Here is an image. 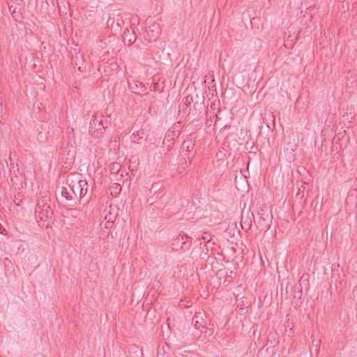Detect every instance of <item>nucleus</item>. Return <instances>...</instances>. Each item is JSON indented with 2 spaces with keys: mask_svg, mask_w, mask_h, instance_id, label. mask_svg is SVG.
<instances>
[{
  "mask_svg": "<svg viewBox=\"0 0 357 357\" xmlns=\"http://www.w3.org/2000/svg\"><path fill=\"white\" fill-rule=\"evenodd\" d=\"M192 101H193L192 96L190 95H188L183 99L181 103H185L186 105H190L192 102Z\"/></svg>",
  "mask_w": 357,
  "mask_h": 357,
  "instance_id": "nucleus-17",
  "label": "nucleus"
},
{
  "mask_svg": "<svg viewBox=\"0 0 357 357\" xmlns=\"http://www.w3.org/2000/svg\"><path fill=\"white\" fill-rule=\"evenodd\" d=\"M18 165L15 163H11L10 172L11 174H13L15 175H17V173H19V168Z\"/></svg>",
  "mask_w": 357,
  "mask_h": 357,
  "instance_id": "nucleus-15",
  "label": "nucleus"
},
{
  "mask_svg": "<svg viewBox=\"0 0 357 357\" xmlns=\"http://www.w3.org/2000/svg\"><path fill=\"white\" fill-rule=\"evenodd\" d=\"M61 195L68 201H71L73 199V197L71 195V193L68 191L66 187H63L61 190Z\"/></svg>",
  "mask_w": 357,
  "mask_h": 357,
  "instance_id": "nucleus-12",
  "label": "nucleus"
},
{
  "mask_svg": "<svg viewBox=\"0 0 357 357\" xmlns=\"http://www.w3.org/2000/svg\"><path fill=\"white\" fill-rule=\"evenodd\" d=\"M275 334H272L269 335L267 344H270L271 347H275V343L277 342L275 338Z\"/></svg>",
  "mask_w": 357,
  "mask_h": 357,
  "instance_id": "nucleus-16",
  "label": "nucleus"
},
{
  "mask_svg": "<svg viewBox=\"0 0 357 357\" xmlns=\"http://www.w3.org/2000/svg\"><path fill=\"white\" fill-rule=\"evenodd\" d=\"M159 185H160V183H155L153 184V185L151 188V192H152L153 190L154 192H156V191L159 187Z\"/></svg>",
  "mask_w": 357,
  "mask_h": 357,
  "instance_id": "nucleus-18",
  "label": "nucleus"
},
{
  "mask_svg": "<svg viewBox=\"0 0 357 357\" xmlns=\"http://www.w3.org/2000/svg\"><path fill=\"white\" fill-rule=\"evenodd\" d=\"M144 137V132L143 131H137L131 136V141L135 143H139V140Z\"/></svg>",
  "mask_w": 357,
  "mask_h": 357,
  "instance_id": "nucleus-9",
  "label": "nucleus"
},
{
  "mask_svg": "<svg viewBox=\"0 0 357 357\" xmlns=\"http://www.w3.org/2000/svg\"><path fill=\"white\" fill-rule=\"evenodd\" d=\"M202 238L203 240H206L207 242H209L211 240V236L210 234H205V235H203L202 236Z\"/></svg>",
  "mask_w": 357,
  "mask_h": 357,
  "instance_id": "nucleus-19",
  "label": "nucleus"
},
{
  "mask_svg": "<svg viewBox=\"0 0 357 357\" xmlns=\"http://www.w3.org/2000/svg\"><path fill=\"white\" fill-rule=\"evenodd\" d=\"M87 185L86 181L81 180L77 184H74L72 186L69 185V188L76 197L79 196V198H82L86 194Z\"/></svg>",
  "mask_w": 357,
  "mask_h": 357,
  "instance_id": "nucleus-3",
  "label": "nucleus"
},
{
  "mask_svg": "<svg viewBox=\"0 0 357 357\" xmlns=\"http://www.w3.org/2000/svg\"><path fill=\"white\" fill-rule=\"evenodd\" d=\"M195 144L191 139H186L182 143L181 150L182 152H191L194 153Z\"/></svg>",
  "mask_w": 357,
  "mask_h": 357,
  "instance_id": "nucleus-6",
  "label": "nucleus"
},
{
  "mask_svg": "<svg viewBox=\"0 0 357 357\" xmlns=\"http://www.w3.org/2000/svg\"><path fill=\"white\" fill-rule=\"evenodd\" d=\"M35 213L40 221L47 223L43 226L47 227L53 220V211L50 206H45V208L36 210Z\"/></svg>",
  "mask_w": 357,
  "mask_h": 357,
  "instance_id": "nucleus-2",
  "label": "nucleus"
},
{
  "mask_svg": "<svg viewBox=\"0 0 357 357\" xmlns=\"http://www.w3.org/2000/svg\"><path fill=\"white\" fill-rule=\"evenodd\" d=\"M206 316L204 312H196L192 319V324L189 328V331L192 333L194 336L198 335V332L206 333L204 330L206 329Z\"/></svg>",
  "mask_w": 357,
  "mask_h": 357,
  "instance_id": "nucleus-1",
  "label": "nucleus"
},
{
  "mask_svg": "<svg viewBox=\"0 0 357 357\" xmlns=\"http://www.w3.org/2000/svg\"><path fill=\"white\" fill-rule=\"evenodd\" d=\"M45 206H50V200L47 197H43L42 199L38 201L35 211L45 208Z\"/></svg>",
  "mask_w": 357,
  "mask_h": 357,
  "instance_id": "nucleus-7",
  "label": "nucleus"
},
{
  "mask_svg": "<svg viewBox=\"0 0 357 357\" xmlns=\"http://www.w3.org/2000/svg\"><path fill=\"white\" fill-rule=\"evenodd\" d=\"M105 129V127L102 126V120H99L96 116H93L90 122L89 131L97 133H102V130Z\"/></svg>",
  "mask_w": 357,
  "mask_h": 357,
  "instance_id": "nucleus-4",
  "label": "nucleus"
},
{
  "mask_svg": "<svg viewBox=\"0 0 357 357\" xmlns=\"http://www.w3.org/2000/svg\"><path fill=\"white\" fill-rule=\"evenodd\" d=\"M9 160H10V164H11V163H15V162H13V160L12 154H11V153H10V155H9Z\"/></svg>",
  "mask_w": 357,
  "mask_h": 357,
  "instance_id": "nucleus-20",
  "label": "nucleus"
},
{
  "mask_svg": "<svg viewBox=\"0 0 357 357\" xmlns=\"http://www.w3.org/2000/svg\"><path fill=\"white\" fill-rule=\"evenodd\" d=\"M157 283H158V284L161 285L160 282V280H158Z\"/></svg>",
  "mask_w": 357,
  "mask_h": 357,
  "instance_id": "nucleus-21",
  "label": "nucleus"
},
{
  "mask_svg": "<svg viewBox=\"0 0 357 357\" xmlns=\"http://www.w3.org/2000/svg\"><path fill=\"white\" fill-rule=\"evenodd\" d=\"M105 219L107 220L106 222V228H109L112 227V224L116 220V215H113L110 211L108 214H107L105 217Z\"/></svg>",
  "mask_w": 357,
  "mask_h": 357,
  "instance_id": "nucleus-10",
  "label": "nucleus"
},
{
  "mask_svg": "<svg viewBox=\"0 0 357 357\" xmlns=\"http://www.w3.org/2000/svg\"><path fill=\"white\" fill-rule=\"evenodd\" d=\"M181 155L182 156V158L183 160H184L183 162H181V166H183V168H185L186 167H188V164L190 163V160L192 159V158L194 157L195 155V153H191V152H182V151H181Z\"/></svg>",
  "mask_w": 357,
  "mask_h": 357,
  "instance_id": "nucleus-5",
  "label": "nucleus"
},
{
  "mask_svg": "<svg viewBox=\"0 0 357 357\" xmlns=\"http://www.w3.org/2000/svg\"><path fill=\"white\" fill-rule=\"evenodd\" d=\"M124 41H128V45L132 44L136 40V36L133 31H130L128 29L124 31Z\"/></svg>",
  "mask_w": 357,
  "mask_h": 357,
  "instance_id": "nucleus-8",
  "label": "nucleus"
},
{
  "mask_svg": "<svg viewBox=\"0 0 357 357\" xmlns=\"http://www.w3.org/2000/svg\"><path fill=\"white\" fill-rule=\"evenodd\" d=\"M17 8L14 7L13 5L9 6V10L12 14V16L15 20H18V19L20 17L21 14L19 11H16Z\"/></svg>",
  "mask_w": 357,
  "mask_h": 357,
  "instance_id": "nucleus-13",
  "label": "nucleus"
},
{
  "mask_svg": "<svg viewBox=\"0 0 357 357\" xmlns=\"http://www.w3.org/2000/svg\"><path fill=\"white\" fill-rule=\"evenodd\" d=\"M179 112H182L183 115H188L190 113V109H188V105H186L185 103H181L179 105Z\"/></svg>",
  "mask_w": 357,
  "mask_h": 357,
  "instance_id": "nucleus-14",
  "label": "nucleus"
},
{
  "mask_svg": "<svg viewBox=\"0 0 357 357\" xmlns=\"http://www.w3.org/2000/svg\"><path fill=\"white\" fill-rule=\"evenodd\" d=\"M130 89L132 90V91L135 93H140L143 92V86L142 83H139V85H138L137 83L133 84H129Z\"/></svg>",
  "mask_w": 357,
  "mask_h": 357,
  "instance_id": "nucleus-11",
  "label": "nucleus"
}]
</instances>
